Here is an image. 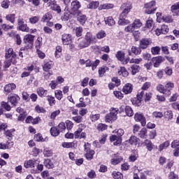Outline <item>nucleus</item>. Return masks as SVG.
Listing matches in <instances>:
<instances>
[{"label": "nucleus", "mask_w": 179, "mask_h": 179, "mask_svg": "<svg viewBox=\"0 0 179 179\" xmlns=\"http://www.w3.org/2000/svg\"><path fill=\"white\" fill-rule=\"evenodd\" d=\"M24 167L25 169H31V174H38V173H41V171L44 170V165L43 164H40V161L36 159H31L24 161Z\"/></svg>", "instance_id": "obj_1"}, {"label": "nucleus", "mask_w": 179, "mask_h": 179, "mask_svg": "<svg viewBox=\"0 0 179 179\" xmlns=\"http://www.w3.org/2000/svg\"><path fill=\"white\" fill-rule=\"evenodd\" d=\"M117 135H111L109 138L110 142H113L114 146H120L122 143V136L124 134V129H119L117 131Z\"/></svg>", "instance_id": "obj_2"}, {"label": "nucleus", "mask_w": 179, "mask_h": 179, "mask_svg": "<svg viewBox=\"0 0 179 179\" xmlns=\"http://www.w3.org/2000/svg\"><path fill=\"white\" fill-rule=\"evenodd\" d=\"M84 157H85L86 160L92 161L94 159V155H96V151L92 150V144L89 142L85 143L84 144Z\"/></svg>", "instance_id": "obj_3"}, {"label": "nucleus", "mask_w": 179, "mask_h": 179, "mask_svg": "<svg viewBox=\"0 0 179 179\" xmlns=\"http://www.w3.org/2000/svg\"><path fill=\"white\" fill-rule=\"evenodd\" d=\"M145 13L146 15H153L157 10L156 7V1L152 0L147 3L144 4Z\"/></svg>", "instance_id": "obj_4"}, {"label": "nucleus", "mask_w": 179, "mask_h": 179, "mask_svg": "<svg viewBox=\"0 0 179 179\" xmlns=\"http://www.w3.org/2000/svg\"><path fill=\"white\" fill-rule=\"evenodd\" d=\"M142 24V22L139 19H135L132 24L124 28V31L126 33L134 32L135 29H141Z\"/></svg>", "instance_id": "obj_5"}, {"label": "nucleus", "mask_w": 179, "mask_h": 179, "mask_svg": "<svg viewBox=\"0 0 179 179\" xmlns=\"http://www.w3.org/2000/svg\"><path fill=\"white\" fill-rule=\"evenodd\" d=\"M82 8V4L80 3V1L78 0H73L70 5V10L71 15H76L78 12H82L79 9Z\"/></svg>", "instance_id": "obj_6"}, {"label": "nucleus", "mask_w": 179, "mask_h": 179, "mask_svg": "<svg viewBox=\"0 0 179 179\" xmlns=\"http://www.w3.org/2000/svg\"><path fill=\"white\" fill-rule=\"evenodd\" d=\"M84 124H80L77 130L75 131V139H86V132H82L85 129Z\"/></svg>", "instance_id": "obj_7"}, {"label": "nucleus", "mask_w": 179, "mask_h": 179, "mask_svg": "<svg viewBox=\"0 0 179 179\" xmlns=\"http://www.w3.org/2000/svg\"><path fill=\"white\" fill-rule=\"evenodd\" d=\"M34 35L27 34L24 36L23 43L25 44V47L28 48H33V45L34 44Z\"/></svg>", "instance_id": "obj_8"}, {"label": "nucleus", "mask_w": 179, "mask_h": 179, "mask_svg": "<svg viewBox=\"0 0 179 179\" xmlns=\"http://www.w3.org/2000/svg\"><path fill=\"white\" fill-rule=\"evenodd\" d=\"M8 101L10 103L11 106L16 107L19 105V102L20 101V96L17 94H10L8 96Z\"/></svg>", "instance_id": "obj_9"}, {"label": "nucleus", "mask_w": 179, "mask_h": 179, "mask_svg": "<svg viewBox=\"0 0 179 179\" xmlns=\"http://www.w3.org/2000/svg\"><path fill=\"white\" fill-rule=\"evenodd\" d=\"M18 30L21 31H24L25 33H29L30 31V28L27 26V24H24V19L23 17H19L17 19Z\"/></svg>", "instance_id": "obj_10"}, {"label": "nucleus", "mask_w": 179, "mask_h": 179, "mask_svg": "<svg viewBox=\"0 0 179 179\" xmlns=\"http://www.w3.org/2000/svg\"><path fill=\"white\" fill-rule=\"evenodd\" d=\"M54 65L55 64L54 63V61L51 59H45L43 60V64H42V69L43 72H50V69H52L54 67Z\"/></svg>", "instance_id": "obj_11"}, {"label": "nucleus", "mask_w": 179, "mask_h": 179, "mask_svg": "<svg viewBox=\"0 0 179 179\" xmlns=\"http://www.w3.org/2000/svg\"><path fill=\"white\" fill-rule=\"evenodd\" d=\"M141 96V100L142 101H145V103H148V101H150L152 99V92H145V91H141L137 93V97Z\"/></svg>", "instance_id": "obj_12"}, {"label": "nucleus", "mask_w": 179, "mask_h": 179, "mask_svg": "<svg viewBox=\"0 0 179 179\" xmlns=\"http://www.w3.org/2000/svg\"><path fill=\"white\" fill-rule=\"evenodd\" d=\"M115 57L117 58V61L122 62L123 65H127L129 62V58L125 59V52L122 50H119L115 54Z\"/></svg>", "instance_id": "obj_13"}, {"label": "nucleus", "mask_w": 179, "mask_h": 179, "mask_svg": "<svg viewBox=\"0 0 179 179\" xmlns=\"http://www.w3.org/2000/svg\"><path fill=\"white\" fill-rule=\"evenodd\" d=\"M73 16L76 17L77 22H78L81 26H85L86 22H87V16L83 14L82 11H78V13L74 14Z\"/></svg>", "instance_id": "obj_14"}, {"label": "nucleus", "mask_w": 179, "mask_h": 179, "mask_svg": "<svg viewBox=\"0 0 179 179\" xmlns=\"http://www.w3.org/2000/svg\"><path fill=\"white\" fill-rule=\"evenodd\" d=\"M164 61H166V59L163 56H157L151 59V62L154 68H160V65H162V62H164Z\"/></svg>", "instance_id": "obj_15"}, {"label": "nucleus", "mask_w": 179, "mask_h": 179, "mask_svg": "<svg viewBox=\"0 0 179 179\" xmlns=\"http://www.w3.org/2000/svg\"><path fill=\"white\" fill-rule=\"evenodd\" d=\"M17 55L13 51V48H10L6 49L5 58L6 59H10V61H16Z\"/></svg>", "instance_id": "obj_16"}, {"label": "nucleus", "mask_w": 179, "mask_h": 179, "mask_svg": "<svg viewBox=\"0 0 179 179\" xmlns=\"http://www.w3.org/2000/svg\"><path fill=\"white\" fill-rule=\"evenodd\" d=\"M48 6L50 8L51 10H53L54 12H57V13H61V6L57 3L56 0H50L48 3Z\"/></svg>", "instance_id": "obj_17"}, {"label": "nucleus", "mask_w": 179, "mask_h": 179, "mask_svg": "<svg viewBox=\"0 0 179 179\" xmlns=\"http://www.w3.org/2000/svg\"><path fill=\"white\" fill-rule=\"evenodd\" d=\"M16 90V84L8 83L6 85L3 87V93L6 96H9V94H13V90Z\"/></svg>", "instance_id": "obj_18"}, {"label": "nucleus", "mask_w": 179, "mask_h": 179, "mask_svg": "<svg viewBox=\"0 0 179 179\" xmlns=\"http://www.w3.org/2000/svg\"><path fill=\"white\" fill-rule=\"evenodd\" d=\"M152 44V39L148 38H143L139 41V47L141 50H146L147 48H149V45Z\"/></svg>", "instance_id": "obj_19"}, {"label": "nucleus", "mask_w": 179, "mask_h": 179, "mask_svg": "<svg viewBox=\"0 0 179 179\" xmlns=\"http://www.w3.org/2000/svg\"><path fill=\"white\" fill-rule=\"evenodd\" d=\"M134 120L136 122H141V127L146 126V117L143 115V113H136L134 115Z\"/></svg>", "instance_id": "obj_20"}, {"label": "nucleus", "mask_w": 179, "mask_h": 179, "mask_svg": "<svg viewBox=\"0 0 179 179\" xmlns=\"http://www.w3.org/2000/svg\"><path fill=\"white\" fill-rule=\"evenodd\" d=\"M40 121H41V117H40V116L34 118L33 116L29 115L25 119L26 124H32V125H37Z\"/></svg>", "instance_id": "obj_21"}, {"label": "nucleus", "mask_w": 179, "mask_h": 179, "mask_svg": "<svg viewBox=\"0 0 179 179\" xmlns=\"http://www.w3.org/2000/svg\"><path fill=\"white\" fill-rule=\"evenodd\" d=\"M62 41L64 45H69L72 43V35L69 34H63L62 35Z\"/></svg>", "instance_id": "obj_22"}, {"label": "nucleus", "mask_w": 179, "mask_h": 179, "mask_svg": "<svg viewBox=\"0 0 179 179\" xmlns=\"http://www.w3.org/2000/svg\"><path fill=\"white\" fill-rule=\"evenodd\" d=\"M99 65H100L99 59H96L93 62H92V60H90L89 59L85 61L86 68H90V66H92V69H96V68H97V66H99Z\"/></svg>", "instance_id": "obj_23"}, {"label": "nucleus", "mask_w": 179, "mask_h": 179, "mask_svg": "<svg viewBox=\"0 0 179 179\" xmlns=\"http://www.w3.org/2000/svg\"><path fill=\"white\" fill-rule=\"evenodd\" d=\"M128 54L130 57L132 56V54H134V55H141V54H142V49L140 46H132L131 50H129Z\"/></svg>", "instance_id": "obj_24"}, {"label": "nucleus", "mask_w": 179, "mask_h": 179, "mask_svg": "<svg viewBox=\"0 0 179 179\" xmlns=\"http://www.w3.org/2000/svg\"><path fill=\"white\" fill-rule=\"evenodd\" d=\"M141 139L139 138L136 137V136H131L129 139L126 141L129 145H131V146H136L137 145H139V141Z\"/></svg>", "instance_id": "obj_25"}, {"label": "nucleus", "mask_w": 179, "mask_h": 179, "mask_svg": "<svg viewBox=\"0 0 179 179\" xmlns=\"http://www.w3.org/2000/svg\"><path fill=\"white\" fill-rule=\"evenodd\" d=\"M142 145H143V146H145V148L147 149V150L148 152H152V150H153V149H155V145L153 144L152 141H150L148 138L144 140V142L142 143Z\"/></svg>", "instance_id": "obj_26"}, {"label": "nucleus", "mask_w": 179, "mask_h": 179, "mask_svg": "<svg viewBox=\"0 0 179 179\" xmlns=\"http://www.w3.org/2000/svg\"><path fill=\"white\" fill-rule=\"evenodd\" d=\"M133 90L134 85L131 83H126L122 88V92L124 94H131Z\"/></svg>", "instance_id": "obj_27"}, {"label": "nucleus", "mask_w": 179, "mask_h": 179, "mask_svg": "<svg viewBox=\"0 0 179 179\" xmlns=\"http://www.w3.org/2000/svg\"><path fill=\"white\" fill-rule=\"evenodd\" d=\"M165 93H166V96H171V90H173V89H174V83H171V82H168L166 85H165Z\"/></svg>", "instance_id": "obj_28"}, {"label": "nucleus", "mask_w": 179, "mask_h": 179, "mask_svg": "<svg viewBox=\"0 0 179 179\" xmlns=\"http://www.w3.org/2000/svg\"><path fill=\"white\" fill-rule=\"evenodd\" d=\"M131 75L135 76L141 72V66L138 64H132L129 69Z\"/></svg>", "instance_id": "obj_29"}, {"label": "nucleus", "mask_w": 179, "mask_h": 179, "mask_svg": "<svg viewBox=\"0 0 179 179\" xmlns=\"http://www.w3.org/2000/svg\"><path fill=\"white\" fill-rule=\"evenodd\" d=\"M78 41H80L78 44V48L80 50L87 48V47L90 45V43L85 38H79Z\"/></svg>", "instance_id": "obj_30"}, {"label": "nucleus", "mask_w": 179, "mask_h": 179, "mask_svg": "<svg viewBox=\"0 0 179 179\" xmlns=\"http://www.w3.org/2000/svg\"><path fill=\"white\" fill-rule=\"evenodd\" d=\"M138 159H139V154L138 153V151L134 150L132 154L129 157V162L130 163H134L136 162Z\"/></svg>", "instance_id": "obj_31"}, {"label": "nucleus", "mask_w": 179, "mask_h": 179, "mask_svg": "<svg viewBox=\"0 0 179 179\" xmlns=\"http://www.w3.org/2000/svg\"><path fill=\"white\" fill-rule=\"evenodd\" d=\"M29 50H31L30 48H27V46L22 47L20 49L19 57L20 58H24L29 54Z\"/></svg>", "instance_id": "obj_32"}, {"label": "nucleus", "mask_w": 179, "mask_h": 179, "mask_svg": "<svg viewBox=\"0 0 179 179\" xmlns=\"http://www.w3.org/2000/svg\"><path fill=\"white\" fill-rule=\"evenodd\" d=\"M117 73L119 76H123V78H128L129 76V72L127 70V68L121 66L120 69H118Z\"/></svg>", "instance_id": "obj_33"}, {"label": "nucleus", "mask_w": 179, "mask_h": 179, "mask_svg": "<svg viewBox=\"0 0 179 179\" xmlns=\"http://www.w3.org/2000/svg\"><path fill=\"white\" fill-rule=\"evenodd\" d=\"M36 93L39 96V97H47V95L48 94V91L44 90L43 87H40L37 88Z\"/></svg>", "instance_id": "obj_34"}, {"label": "nucleus", "mask_w": 179, "mask_h": 179, "mask_svg": "<svg viewBox=\"0 0 179 179\" xmlns=\"http://www.w3.org/2000/svg\"><path fill=\"white\" fill-rule=\"evenodd\" d=\"M6 59V60L3 62V71H7L8 68H10L12 64H13V65H15V64H17V61H13L8 59Z\"/></svg>", "instance_id": "obj_35"}, {"label": "nucleus", "mask_w": 179, "mask_h": 179, "mask_svg": "<svg viewBox=\"0 0 179 179\" xmlns=\"http://www.w3.org/2000/svg\"><path fill=\"white\" fill-rule=\"evenodd\" d=\"M171 10L173 13V16H178L179 15V2H177L171 6Z\"/></svg>", "instance_id": "obj_36"}, {"label": "nucleus", "mask_w": 179, "mask_h": 179, "mask_svg": "<svg viewBox=\"0 0 179 179\" xmlns=\"http://www.w3.org/2000/svg\"><path fill=\"white\" fill-rule=\"evenodd\" d=\"M138 138L141 139H147L148 138V129L143 127L138 134Z\"/></svg>", "instance_id": "obj_37"}, {"label": "nucleus", "mask_w": 179, "mask_h": 179, "mask_svg": "<svg viewBox=\"0 0 179 179\" xmlns=\"http://www.w3.org/2000/svg\"><path fill=\"white\" fill-rule=\"evenodd\" d=\"M142 100H141V96L136 95V97H134L131 100V103L133 106H136V107H141L142 106Z\"/></svg>", "instance_id": "obj_38"}, {"label": "nucleus", "mask_w": 179, "mask_h": 179, "mask_svg": "<svg viewBox=\"0 0 179 179\" xmlns=\"http://www.w3.org/2000/svg\"><path fill=\"white\" fill-rule=\"evenodd\" d=\"M132 9L131 6H127L126 8H124L122 13L120 15L119 17H127L128 16V13L131 12V10Z\"/></svg>", "instance_id": "obj_39"}, {"label": "nucleus", "mask_w": 179, "mask_h": 179, "mask_svg": "<svg viewBox=\"0 0 179 179\" xmlns=\"http://www.w3.org/2000/svg\"><path fill=\"white\" fill-rule=\"evenodd\" d=\"M6 20H7V22H10V23H12V24H15L16 22V14L12 13L6 15Z\"/></svg>", "instance_id": "obj_40"}, {"label": "nucleus", "mask_w": 179, "mask_h": 179, "mask_svg": "<svg viewBox=\"0 0 179 179\" xmlns=\"http://www.w3.org/2000/svg\"><path fill=\"white\" fill-rule=\"evenodd\" d=\"M108 129V125L103 123H99L96 126V131L98 132H104V131H107Z\"/></svg>", "instance_id": "obj_41"}, {"label": "nucleus", "mask_w": 179, "mask_h": 179, "mask_svg": "<svg viewBox=\"0 0 179 179\" xmlns=\"http://www.w3.org/2000/svg\"><path fill=\"white\" fill-rule=\"evenodd\" d=\"M43 165L46 169H54L55 166L54 165V163L52 161H51L50 159H45L43 162Z\"/></svg>", "instance_id": "obj_42"}, {"label": "nucleus", "mask_w": 179, "mask_h": 179, "mask_svg": "<svg viewBox=\"0 0 179 179\" xmlns=\"http://www.w3.org/2000/svg\"><path fill=\"white\" fill-rule=\"evenodd\" d=\"M124 161V157H121V156H118L117 157V158H113L110 160V163L111 164H113V166H117V164H120V163H121V162Z\"/></svg>", "instance_id": "obj_43"}, {"label": "nucleus", "mask_w": 179, "mask_h": 179, "mask_svg": "<svg viewBox=\"0 0 179 179\" xmlns=\"http://www.w3.org/2000/svg\"><path fill=\"white\" fill-rule=\"evenodd\" d=\"M99 5H100V2H99V1H91L87 6V9H97V8H100V6H99Z\"/></svg>", "instance_id": "obj_44"}, {"label": "nucleus", "mask_w": 179, "mask_h": 179, "mask_svg": "<svg viewBox=\"0 0 179 179\" xmlns=\"http://www.w3.org/2000/svg\"><path fill=\"white\" fill-rule=\"evenodd\" d=\"M105 24H108V26H114L115 24V20L113 18L112 16L107 17L104 18Z\"/></svg>", "instance_id": "obj_45"}, {"label": "nucleus", "mask_w": 179, "mask_h": 179, "mask_svg": "<svg viewBox=\"0 0 179 179\" xmlns=\"http://www.w3.org/2000/svg\"><path fill=\"white\" fill-rule=\"evenodd\" d=\"M51 19H52V14H51L50 12H48L43 15L41 22H43V23H45V22H50Z\"/></svg>", "instance_id": "obj_46"}, {"label": "nucleus", "mask_w": 179, "mask_h": 179, "mask_svg": "<svg viewBox=\"0 0 179 179\" xmlns=\"http://www.w3.org/2000/svg\"><path fill=\"white\" fill-rule=\"evenodd\" d=\"M62 55V47L60 45H57L55 48V58H61Z\"/></svg>", "instance_id": "obj_47"}, {"label": "nucleus", "mask_w": 179, "mask_h": 179, "mask_svg": "<svg viewBox=\"0 0 179 179\" xmlns=\"http://www.w3.org/2000/svg\"><path fill=\"white\" fill-rule=\"evenodd\" d=\"M84 38L90 44H92V42L95 40L92 32H87Z\"/></svg>", "instance_id": "obj_48"}, {"label": "nucleus", "mask_w": 179, "mask_h": 179, "mask_svg": "<svg viewBox=\"0 0 179 179\" xmlns=\"http://www.w3.org/2000/svg\"><path fill=\"white\" fill-rule=\"evenodd\" d=\"M114 8V4L113 3H104L101 4L99 7V10H103L104 9H113Z\"/></svg>", "instance_id": "obj_49"}, {"label": "nucleus", "mask_w": 179, "mask_h": 179, "mask_svg": "<svg viewBox=\"0 0 179 179\" xmlns=\"http://www.w3.org/2000/svg\"><path fill=\"white\" fill-rule=\"evenodd\" d=\"M34 110L38 114H45V113H47V110H45V108H44V107L43 106H41L40 105H36L35 106Z\"/></svg>", "instance_id": "obj_50"}, {"label": "nucleus", "mask_w": 179, "mask_h": 179, "mask_svg": "<svg viewBox=\"0 0 179 179\" xmlns=\"http://www.w3.org/2000/svg\"><path fill=\"white\" fill-rule=\"evenodd\" d=\"M34 141L35 142H45V139L43 137V134L38 133L34 136Z\"/></svg>", "instance_id": "obj_51"}, {"label": "nucleus", "mask_w": 179, "mask_h": 179, "mask_svg": "<svg viewBox=\"0 0 179 179\" xmlns=\"http://www.w3.org/2000/svg\"><path fill=\"white\" fill-rule=\"evenodd\" d=\"M50 135H52V136H58L59 134H61L59 132V130H58V127H51L50 129Z\"/></svg>", "instance_id": "obj_52"}, {"label": "nucleus", "mask_w": 179, "mask_h": 179, "mask_svg": "<svg viewBox=\"0 0 179 179\" xmlns=\"http://www.w3.org/2000/svg\"><path fill=\"white\" fill-rule=\"evenodd\" d=\"M111 176L113 177V179H122V178H124V175H122V173L120 171H114L112 173Z\"/></svg>", "instance_id": "obj_53"}, {"label": "nucleus", "mask_w": 179, "mask_h": 179, "mask_svg": "<svg viewBox=\"0 0 179 179\" xmlns=\"http://www.w3.org/2000/svg\"><path fill=\"white\" fill-rule=\"evenodd\" d=\"M126 19L127 17H119L118 24H120V26H127V24H129L131 22Z\"/></svg>", "instance_id": "obj_54"}, {"label": "nucleus", "mask_w": 179, "mask_h": 179, "mask_svg": "<svg viewBox=\"0 0 179 179\" xmlns=\"http://www.w3.org/2000/svg\"><path fill=\"white\" fill-rule=\"evenodd\" d=\"M54 155V152H52V150L46 148L43 150V155L44 157H51Z\"/></svg>", "instance_id": "obj_55"}, {"label": "nucleus", "mask_w": 179, "mask_h": 179, "mask_svg": "<svg viewBox=\"0 0 179 179\" xmlns=\"http://www.w3.org/2000/svg\"><path fill=\"white\" fill-rule=\"evenodd\" d=\"M162 48L159 46H155L151 48V53L152 55H160Z\"/></svg>", "instance_id": "obj_56"}, {"label": "nucleus", "mask_w": 179, "mask_h": 179, "mask_svg": "<svg viewBox=\"0 0 179 179\" xmlns=\"http://www.w3.org/2000/svg\"><path fill=\"white\" fill-rule=\"evenodd\" d=\"M15 129H8L5 131L4 135L7 137V139H12L13 138V132H15Z\"/></svg>", "instance_id": "obj_57"}, {"label": "nucleus", "mask_w": 179, "mask_h": 179, "mask_svg": "<svg viewBox=\"0 0 179 179\" xmlns=\"http://www.w3.org/2000/svg\"><path fill=\"white\" fill-rule=\"evenodd\" d=\"M124 111L127 117H132L134 115V110L129 106H125Z\"/></svg>", "instance_id": "obj_58"}, {"label": "nucleus", "mask_w": 179, "mask_h": 179, "mask_svg": "<svg viewBox=\"0 0 179 179\" xmlns=\"http://www.w3.org/2000/svg\"><path fill=\"white\" fill-rule=\"evenodd\" d=\"M47 101L49 103V106L50 107H52V106H55L57 101H55V97L52 96V95H48Z\"/></svg>", "instance_id": "obj_59"}, {"label": "nucleus", "mask_w": 179, "mask_h": 179, "mask_svg": "<svg viewBox=\"0 0 179 179\" xmlns=\"http://www.w3.org/2000/svg\"><path fill=\"white\" fill-rule=\"evenodd\" d=\"M117 120V117H115L110 113H108L105 117L106 122H112V121H115Z\"/></svg>", "instance_id": "obj_60"}, {"label": "nucleus", "mask_w": 179, "mask_h": 179, "mask_svg": "<svg viewBox=\"0 0 179 179\" xmlns=\"http://www.w3.org/2000/svg\"><path fill=\"white\" fill-rule=\"evenodd\" d=\"M62 148H65L66 149H71L72 148H75L74 142H64L62 144Z\"/></svg>", "instance_id": "obj_61"}, {"label": "nucleus", "mask_w": 179, "mask_h": 179, "mask_svg": "<svg viewBox=\"0 0 179 179\" xmlns=\"http://www.w3.org/2000/svg\"><path fill=\"white\" fill-rule=\"evenodd\" d=\"M1 27L4 31H9V30H13V29H15V26L6 24H2Z\"/></svg>", "instance_id": "obj_62"}, {"label": "nucleus", "mask_w": 179, "mask_h": 179, "mask_svg": "<svg viewBox=\"0 0 179 179\" xmlns=\"http://www.w3.org/2000/svg\"><path fill=\"white\" fill-rule=\"evenodd\" d=\"M169 146H170V141H166L159 145V152H162L164 149H166V148H169Z\"/></svg>", "instance_id": "obj_63"}, {"label": "nucleus", "mask_w": 179, "mask_h": 179, "mask_svg": "<svg viewBox=\"0 0 179 179\" xmlns=\"http://www.w3.org/2000/svg\"><path fill=\"white\" fill-rule=\"evenodd\" d=\"M153 26H155V22L152 18L149 17L148 20L146 21L145 27L147 29H151Z\"/></svg>", "instance_id": "obj_64"}]
</instances>
